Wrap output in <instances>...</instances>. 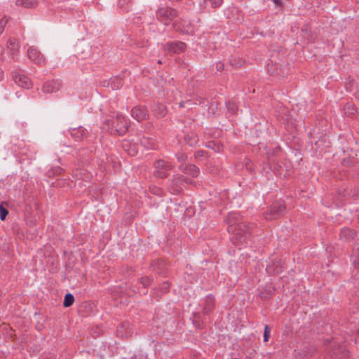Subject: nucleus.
Instances as JSON below:
<instances>
[{"instance_id": "f257e3e1", "label": "nucleus", "mask_w": 359, "mask_h": 359, "mask_svg": "<svg viewBox=\"0 0 359 359\" xmlns=\"http://www.w3.org/2000/svg\"><path fill=\"white\" fill-rule=\"evenodd\" d=\"M226 222L228 223V231L242 240L246 234H250L254 227L253 224H247L241 220L240 215L232 212L229 214Z\"/></svg>"}, {"instance_id": "f03ea898", "label": "nucleus", "mask_w": 359, "mask_h": 359, "mask_svg": "<svg viewBox=\"0 0 359 359\" xmlns=\"http://www.w3.org/2000/svg\"><path fill=\"white\" fill-rule=\"evenodd\" d=\"M111 133L118 135H123L128 130L129 123L121 114H117L111 119H107L104 122Z\"/></svg>"}, {"instance_id": "7ed1b4c3", "label": "nucleus", "mask_w": 359, "mask_h": 359, "mask_svg": "<svg viewBox=\"0 0 359 359\" xmlns=\"http://www.w3.org/2000/svg\"><path fill=\"white\" fill-rule=\"evenodd\" d=\"M154 175L163 179L168 177L170 171L174 168V165L169 161L158 159L154 162Z\"/></svg>"}, {"instance_id": "20e7f679", "label": "nucleus", "mask_w": 359, "mask_h": 359, "mask_svg": "<svg viewBox=\"0 0 359 359\" xmlns=\"http://www.w3.org/2000/svg\"><path fill=\"white\" fill-rule=\"evenodd\" d=\"M178 15L177 10L170 7H162L156 11V17L164 25H168Z\"/></svg>"}, {"instance_id": "39448f33", "label": "nucleus", "mask_w": 359, "mask_h": 359, "mask_svg": "<svg viewBox=\"0 0 359 359\" xmlns=\"http://www.w3.org/2000/svg\"><path fill=\"white\" fill-rule=\"evenodd\" d=\"M173 28L175 31L185 34L193 35L194 34V27L191 23L187 20H177L173 22Z\"/></svg>"}, {"instance_id": "423d86ee", "label": "nucleus", "mask_w": 359, "mask_h": 359, "mask_svg": "<svg viewBox=\"0 0 359 359\" xmlns=\"http://www.w3.org/2000/svg\"><path fill=\"white\" fill-rule=\"evenodd\" d=\"M184 180V176L181 174H175L170 181L169 190L172 194H178L182 191V185Z\"/></svg>"}, {"instance_id": "0eeeda50", "label": "nucleus", "mask_w": 359, "mask_h": 359, "mask_svg": "<svg viewBox=\"0 0 359 359\" xmlns=\"http://www.w3.org/2000/svg\"><path fill=\"white\" fill-rule=\"evenodd\" d=\"M285 205L283 203H276L273 205L270 212L266 213L265 218L266 219H275L280 217L285 213Z\"/></svg>"}, {"instance_id": "6e6552de", "label": "nucleus", "mask_w": 359, "mask_h": 359, "mask_svg": "<svg viewBox=\"0 0 359 359\" xmlns=\"http://www.w3.org/2000/svg\"><path fill=\"white\" fill-rule=\"evenodd\" d=\"M131 116L137 121H142L149 117V113L146 107L137 105L131 109Z\"/></svg>"}, {"instance_id": "1a4fd4ad", "label": "nucleus", "mask_w": 359, "mask_h": 359, "mask_svg": "<svg viewBox=\"0 0 359 359\" xmlns=\"http://www.w3.org/2000/svg\"><path fill=\"white\" fill-rule=\"evenodd\" d=\"M165 46L168 52L175 54L181 53L187 48L186 43L179 41L168 42Z\"/></svg>"}, {"instance_id": "9d476101", "label": "nucleus", "mask_w": 359, "mask_h": 359, "mask_svg": "<svg viewBox=\"0 0 359 359\" xmlns=\"http://www.w3.org/2000/svg\"><path fill=\"white\" fill-rule=\"evenodd\" d=\"M27 57L32 62L38 65L41 64L45 60V57L41 52L36 48L33 46L28 48Z\"/></svg>"}, {"instance_id": "9b49d317", "label": "nucleus", "mask_w": 359, "mask_h": 359, "mask_svg": "<svg viewBox=\"0 0 359 359\" xmlns=\"http://www.w3.org/2000/svg\"><path fill=\"white\" fill-rule=\"evenodd\" d=\"M13 78L15 83L25 88H30L32 87V82L30 79L25 75L20 73H13Z\"/></svg>"}, {"instance_id": "f8f14e48", "label": "nucleus", "mask_w": 359, "mask_h": 359, "mask_svg": "<svg viewBox=\"0 0 359 359\" xmlns=\"http://www.w3.org/2000/svg\"><path fill=\"white\" fill-rule=\"evenodd\" d=\"M178 168L185 175H190L192 177H197L200 172L199 168L191 163L180 164Z\"/></svg>"}, {"instance_id": "ddd939ff", "label": "nucleus", "mask_w": 359, "mask_h": 359, "mask_svg": "<svg viewBox=\"0 0 359 359\" xmlns=\"http://www.w3.org/2000/svg\"><path fill=\"white\" fill-rule=\"evenodd\" d=\"M62 86V83L59 81L52 80L46 82L42 87V90L46 93H52L58 91Z\"/></svg>"}, {"instance_id": "4468645a", "label": "nucleus", "mask_w": 359, "mask_h": 359, "mask_svg": "<svg viewBox=\"0 0 359 359\" xmlns=\"http://www.w3.org/2000/svg\"><path fill=\"white\" fill-rule=\"evenodd\" d=\"M152 112L156 118H161L167 114V109L163 104L157 103L152 107Z\"/></svg>"}, {"instance_id": "2eb2a0df", "label": "nucleus", "mask_w": 359, "mask_h": 359, "mask_svg": "<svg viewBox=\"0 0 359 359\" xmlns=\"http://www.w3.org/2000/svg\"><path fill=\"white\" fill-rule=\"evenodd\" d=\"M8 48L10 50L12 58L15 59L19 53V45L17 40L15 39H10L8 41Z\"/></svg>"}, {"instance_id": "dca6fc26", "label": "nucleus", "mask_w": 359, "mask_h": 359, "mask_svg": "<svg viewBox=\"0 0 359 359\" xmlns=\"http://www.w3.org/2000/svg\"><path fill=\"white\" fill-rule=\"evenodd\" d=\"M339 236L341 239L345 241L352 240L355 236V231L348 227L343 228L340 231Z\"/></svg>"}, {"instance_id": "f3484780", "label": "nucleus", "mask_w": 359, "mask_h": 359, "mask_svg": "<svg viewBox=\"0 0 359 359\" xmlns=\"http://www.w3.org/2000/svg\"><path fill=\"white\" fill-rule=\"evenodd\" d=\"M73 176L75 177L76 181L84 180L88 181L91 177L90 173L87 172L85 170H76L74 172Z\"/></svg>"}, {"instance_id": "a211bd4d", "label": "nucleus", "mask_w": 359, "mask_h": 359, "mask_svg": "<svg viewBox=\"0 0 359 359\" xmlns=\"http://www.w3.org/2000/svg\"><path fill=\"white\" fill-rule=\"evenodd\" d=\"M38 0H17L16 5L22 6L25 8H34L38 5Z\"/></svg>"}, {"instance_id": "6ab92c4d", "label": "nucleus", "mask_w": 359, "mask_h": 359, "mask_svg": "<svg viewBox=\"0 0 359 359\" xmlns=\"http://www.w3.org/2000/svg\"><path fill=\"white\" fill-rule=\"evenodd\" d=\"M74 302V297L71 293H67L65 296L63 306L66 308L71 306Z\"/></svg>"}, {"instance_id": "aec40b11", "label": "nucleus", "mask_w": 359, "mask_h": 359, "mask_svg": "<svg viewBox=\"0 0 359 359\" xmlns=\"http://www.w3.org/2000/svg\"><path fill=\"white\" fill-rule=\"evenodd\" d=\"M130 143L128 141H124L123 143V149L128 153L130 156H135L137 154V151L135 146L129 149Z\"/></svg>"}, {"instance_id": "412c9836", "label": "nucleus", "mask_w": 359, "mask_h": 359, "mask_svg": "<svg viewBox=\"0 0 359 359\" xmlns=\"http://www.w3.org/2000/svg\"><path fill=\"white\" fill-rule=\"evenodd\" d=\"M72 135L76 138H83L86 135V130L81 128H74L72 131Z\"/></svg>"}, {"instance_id": "4be33fe9", "label": "nucleus", "mask_w": 359, "mask_h": 359, "mask_svg": "<svg viewBox=\"0 0 359 359\" xmlns=\"http://www.w3.org/2000/svg\"><path fill=\"white\" fill-rule=\"evenodd\" d=\"M176 158L177 161L181 163V164H186L185 162L187 160V156L184 152H179L176 154Z\"/></svg>"}, {"instance_id": "5701e85b", "label": "nucleus", "mask_w": 359, "mask_h": 359, "mask_svg": "<svg viewBox=\"0 0 359 359\" xmlns=\"http://www.w3.org/2000/svg\"><path fill=\"white\" fill-rule=\"evenodd\" d=\"M229 62L231 66L235 67H241L243 66L244 63V62L242 60L236 58H231Z\"/></svg>"}, {"instance_id": "b1692460", "label": "nucleus", "mask_w": 359, "mask_h": 359, "mask_svg": "<svg viewBox=\"0 0 359 359\" xmlns=\"http://www.w3.org/2000/svg\"><path fill=\"white\" fill-rule=\"evenodd\" d=\"M214 307V299L212 297H208L207 299V304L205 306V310L206 312H210Z\"/></svg>"}, {"instance_id": "393cba45", "label": "nucleus", "mask_w": 359, "mask_h": 359, "mask_svg": "<svg viewBox=\"0 0 359 359\" xmlns=\"http://www.w3.org/2000/svg\"><path fill=\"white\" fill-rule=\"evenodd\" d=\"M133 0H118V4L125 10H128L129 6L133 3Z\"/></svg>"}, {"instance_id": "a878e982", "label": "nucleus", "mask_w": 359, "mask_h": 359, "mask_svg": "<svg viewBox=\"0 0 359 359\" xmlns=\"http://www.w3.org/2000/svg\"><path fill=\"white\" fill-rule=\"evenodd\" d=\"M9 18L6 16L3 17L0 20V34H1L4 30V28L8 23Z\"/></svg>"}, {"instance_id": "bb28decb", "label": "nucleus", "mask_w": 359, "mask_h": 359, "mask_svg": "<svg viewBox=\"0 0 359 359\" xmlns=\"http://www.w3.org/2000/svg\"><path fill=\"white\" fill-rule=\"evenodd\" d=\"M270 332L271 329L268 325H266L264 327V341L267 342L269 341V339L270 337Z\"/></svg>"}, {"instance_id": "cd10ccee", "label": "nucleus", "mask_w": 359, "mask_h": 359, "mask_svg": "<svg viewBox=\"0 0 359 359\" xmlns=\"http://www.w3.org/2000/svg\"><path fill=\"white\" fill-rule=\"evenodd\" d=\"M149 190L150 191L156 195V196H160L163 193V191L161 188L158 187H156V186H152V187H149Z\"/></svg>"}, {"instance_id": "c85d7f7f", "label": "nucleus", "mask_w": 359, "mask_h": 359, "mask_svg": "<svg viewBox=\"0 0 359 359\" xmlns=\"http://www.w3.org/2000/svg\"><path fill=\"white\" fill-rule=\"evenodd\" d=\"M8 214V211L0 204V219L4 220Z\"/></svg>"}, {"instance_id": "c756f323", "label": "nucleus", "mask_w": 359, "mask_h": 359, "mask_svg": "<svg viewBox=\"0 0 359 359\" xmlns=\"http://www.w3.org/2000/svg\"><path fill=\"white\" fill-rule=\"evenodd\" d=\"M210 2L211 7L217 8L220 7L223 4V0H208Z\"/></svg>"}, {"instance_id": "7c9ffc66", "label": "nucleus", "mask_w": 359, "mask_h": 359, "mask_svg": "<svg viewBox=\"0 0 359 359\" xmlns=\"http://www.w3.org/2000/svg\"><path fill=\"white\" fill-rule=\"evenodd\" d=\"M170 284L168 282H164L160 287L161 292L162 293H165L169 290Z\"/></svg>"}, {"instance_id": "2f4dec72", "label": "nucleus", "mask_w": 359, "mask_h": 359, "mask_svg": "<svg viewBox=\"0 0 359 359\" xmlns=\"http://www.w3.org/2000/svg\"><path fill=\"white\" fill-rule=\"evenodd\" d=\"M129 325L128 323H122L121 326H119L117 329V332L119 335H121L122 337H128V334H123L122 333V329L123 328V327L125 325Z\"/></svg>"}, {"instance_id": "473e14b6", "label": "nucleus", "mask_w": 359, "mask_h": 359, "mask_svg": "<svg viewBox=\"0 0 359 359\" xmlns=\"http://www.w3.org/2000/svg\"><path fill=\"white\" fill-rule=\"evenodd\" d=\"M141 281V283L144 286V287H147L149 285L150 283H151V279L146 276V277H142L140 280Z\"/></svg>"}, {"instance_id": "72a5a7b5", "label": "nucleus", "mask_w": 359, "mask_h": 359, "mask_svg": "<svg viewBox=\"0 0 359 359\" xmlns=\"http://www.w3.org/2000/svg\"><path fill=\"white\" fill-rule=\"evenodd\" d=\"M205 151L198 150L195 152L194 156H195V158H201V157H203L205 156Z\"/></svg>"}, {"instance_id": "f704fd0d", "label": "nucleus", "mask_w": 359, "mask_h": 359, "mask_svg": "<svg viewBox=\"0 0 359 359\" xmlns=\"http://www.w3.org/2000/svg\"><path fill=\"white\" fill-rule=\"evenodd\" d=\"M184 140L191 146H192V145H194V144L196 143V140L195 139L189 138L188 137H185Z\"/></svg>"}, {"instance_id": "c9c22d12", "label": "nucleus", "mask_w": 359, "mask_h": 359, "mask_svg": "<svg viewBox=\"0 0 359 359\" xmlns=\"http://www.w3.org/2000/svg\"><path fill=\"white\" fill-rule=\"evenodd\" d=\"M4 59V48L0 46V61H3Z\"/></svg>"}, {"instance_id": "e433bc0d", "label": "nucleus", "mask_w": 359, "mask_h": 359, "mask_svg": "<svg viewBox=\"0 0 359 359\" xmlns=\"http://www.w3.org/2000/svg\"><path fill=\"white\" fill-rule=\"evenodd\" d=\"M217 67V69L218 71H222V70H224V64L222 62H219L217 63V67Z\"/></svg>"}, {"instance_id": "4c0bfd02", "label": "nucleus", "mask_w": 359, "mask_h": 359, "mask_svg": "<svg viewBox=\"0 0 359 359\" xmlns=\"http://www.w3.org/2000/svg\"><path fill=\"white\" fill-rule=\"evenodd\" d=\"M227 107H228V109H229V110H231L232 112H234V111H235V108H236V107H235V105H234V104H233V103L229 102V103L227 104Z\"/></svg>"}, {"instance_id": "58836bf2", "label": "nucleus", "mask_w": 359, "mask_h": 359, "mask_svg": "<svg viewBox=\"0 0 359 359\" xmlns=\"http://www.w3.org/2000/svg\"><path fill=\"white\" fill-rule=\"evenodd\" d=\"M193 183H194V182H193V181H192V180H189V178H187V177H184V182H183V184H193Z\"/></svg>"}, {"instance_id": "ea45409f", "label": "nucleus", "mask_w": 359, "mask_h": 359, "mask_svg": "<svg viewBox=\"0 0 359 359\" xmlns=\"http://www.w3.org/2000/svg\"><path fill=\"white\" fill-rule=\"evenodd\" d=\"M273 2L278 6H280L282 4L281 0H272Z\"/></svg>"}, {"instance_id": "a19ab883", "label": "nucleus", "mask_w": 359, "mask_h": 359, "mask_svg": "<svg viewBox=\"0 0 359 359\" xmlns=\"http://www.w3.org/2000/svg\"><path fill=\"white\" fill-rule=\"evenodd\" d=\"M4 78V72L2 70L0 69V81L2 80Z\"/></svg>"}, {"instance_id": "79ce46f5", "label": "nucleus", "mask_w": 359, "mask_h": 359, "mask_svg": "<svg viewBox=\"0 0 359 359\" xmlns=\"http://www.w3.org/2000/svg\"><path fill=\"white\" fill-rule=\"evenodd\" d=\"M180 107H184V102H183V101H182V102H180Z\"/></svg>"}, {"instance_id": "37998d69", "label": "nucleus", "mask_w": 359, "mask_h": 359, "mask_svg": "<svg viewBox=\"0 0 359 359\" xmlns=\"http://www.w3.org/2000/svg\"><path fill=\"white\" fill-rule=\"evenodd\" d=\"M62 169L60 168H57L55 169L56 172H59Z\"/></svg>"}, {"instance_id": "c03bdc74", "label": "nucleus", "mask_w": 359, "mask_h": 359, "mask_svg": "<svg viewBox=\"0 0 359 359\" xmlns=\"http://www.w3.org/2000/svg\"><path fill=\"white\" fill-rule=\"evenodd\" d=\"M351 107V106L350 104H347V105H346V107H345V109H348V108H350Z\"/></svg>"}, {"instance_id": "a18cd8bd", "label": "nucleus", "mask_w": 359, "mask_h": 359, "mask_svg": "<svg viewBox=\"0 0 359 359\" xmlns=\"http://www.w3.org/2000/svg\"><path fill=\"white\" fill-rule=\"evenodd\" d=\"M356 97L359 99V90L356 93Z\"/></svg>"}, {"instance_id": "49530a36", "label": "nucleus", "mask_w": 359, "mask_h": 359, "mask_svg": "<svg viewBox=\"0 0 359 359\" xmlns=\"http://www.w3.org/2000/svg\"><path fill=\"white\" fill-rule=\"evenodd\" d=\"M353 264L356 266V262L355 260L353 261Z\"/></svg>"}, {"instance_id": "de8ad7c7", "label": "nucleus", "mask_w": 359, "mask_h": 359, "mask_svg": "<svg viewBox=\"0 0 359 359\" xmlns=\"http://www.w3.org/2000/svg\"><path fill=\"white\" fill-rule=\"evenodd\" d=\"M50 171H48V175L50 176Z\"/></svg>"}, {"instance_id": "09e8293b", "label": "nucleus", "mask_w": 359, "mask_h": 359, "mask_svg": "<svg viewBox=\"0 0 359 359\" xmlns=\"http://www.w3.org/2000/svg\"><path fill=\"white\" fill-rule=\"evenodd\" d=\"M356 3L359 4V0H355Z\"/></svg>"}]
</instances>
